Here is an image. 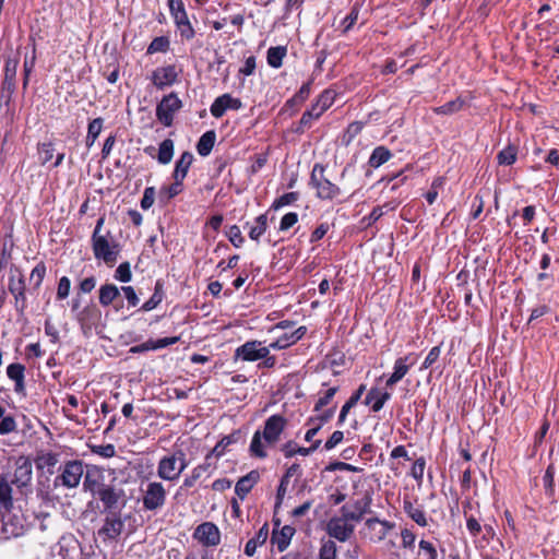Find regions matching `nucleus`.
<instances>
[{
	"label": "nucleus",
	"mask_w": 559,
	"mask_h": 559,
	"mask_svg": "<svg viewBox=\"0 0 559 559\" xmlns=\"http://www.w3.org/2000/svg\"><path fill=\"white\" fill-rule=\"evenodd\" d=\"M242 106L240 99L234 98L229 94H223L211 105L210 111L213 117L221 118L228 109L238 110Z\"/></svg>",
	"instance_id": "nucleus-20"
},
{
	"label": "nucleus",
	"mask_w": 559,
	"mask_h": 559,
	"mask_svg": "<svg viewBox=\"0 0 559 559\" xmlns=\"http://www.w3.org/2000/svg\"><path fill=\"white\" fill-rule=\"evenodd\" d=\"M464 105H465V99L462 98L461 96H459L455 99L443 104L442 106L433 108L432 110L437 115L448 116V115H453L455 112H459L460 110L463 109Z\"/></svg>",
	"instance_id": "nucleus-38"
},
{
	"label": "nucleus",
	"mask_w": 559,
	"mask_h": 559,
	"mask_svg": "<svg viewBox=\"0 0 559 559\" xmlns=\"http://www.w3.org/2000/svg\"><path fill=\"white\" fill-rule=\"evenodd\" d=\"M416 362V356L414 353H408L403 357H399L394 361L393 372L388 378L385 385L388 388H392L397 382H400L409 371L411 367Z\"/></svg>",
	"instance_id": "nucleus-13"
},
{
	"label": "nucleus",
	"mask_w": 559,
	"mask_h": 559,
	"mask_svg": "<svg viewBox=\"0 0 559 559\" xmlns=\"http://www.w3.org/2000/svg\"><path fill=\"white\" fill-rule=\"evenodd\" d=\"M440 354H441V345H437V346H433L428 355L426 356L421 367H420V370H426L428 368H430L440 357Z\"/></svg>",
	"instance_id": "nucleus-62"
},
{
	"label": "nucleus",
	"mask_w": 559,
	"mask_h": 559,
	"mask_svg": "<svg viewBox=\"0 0 559 559\" xmlns=\"http://www.w3.org/2000/svg\"><path fill=\"white\" fill-rule=\"evenodd\" d=\"M168 5L180 36L186 40L192 39L195 32L188 19L182 0H168Z\"/></svg>",
	"instance_id": "nucleus-8"
},
{
	"label": "nucleus",
	"mask_w": 559,
	"mask_h": 559,
	"mask_svg": "<svg viewBox=\"0 0 559 559\" xmlns=\"http://www.w3.org/2000/svg\"><path fill=\"white\" fill-rule=\"evenodd\" d=\"M182 107V102L179 99L177 94L170 93L164 96L160 103L156 107V117L165 126L170 127L174 120V116Z\"/></svg>",
	"instance_id": "nucleus-9"
},
{
	"label": "nucleus",
	"mask_w": 559,
	"mask_h": 559,
	"mask_svg": "<svg viewBox=\"0 0 559 559\" xmlns=\"http://www.w3.org/2000/svg\"><path fill=\"white\" fill-rule=\"evenodd\" d=\"M39 159L41 164L50 162L53 157L55 148L52 143H41L38 146Z\"/></svg>",
	"instance_id": "nucleus-59"
},
{
	"label": "nucleus",
	"mask_w": 559,
	"mask_h": 559,
	"mask_svg": "<svg viewBox=\"0 0 559 559\" xmlns=\"http://www.w3.org/2000/svg\"><path fill=\"white\" fill-rule=\"evenodd\" d=\"M168 47L169 40L166 37H156L151 41L147 48V53L165 52Z\"/></svg>",
	"instance_id": "nucleus-56"
},
{
	"label": "nucleus",
	"mask_w": 559,
	"mask_h": 559,
	"mask_svg": "<svg viewBox=\"0 0 559 559\" xmlns=\"http://www.w3.org/2000/svg\"><path fill=\"white\" fill-rule=\"evenodd\" d=\"M13 509V486L3 475L0 476V514L4 516Z\"/></svg>",
	"instance_id": "nucleus-22"
},
{
	"label": "nucleus",
	"mask_w": 559,
	"mask_h": 559,
	"mask_svg": "<svg viewBox=\"0 0 559 559\" xmlns=\"http://www.w3.org/2000/svg\"><path fill=\"white\" fill-rule=\"evenodd\" d=\"M61 473L55 478V486H63L67 488H76L83 476V463L78 460L68 461L60 468Z\"/></svg>",
	"instance_id": "nucleus-7"
},
{
	"label": "nucleus",
	"mask_w": 559,
	"mask_h": 559,
	"mask_svg": "<svg viewBox=\"0 0 559 559\" xmlns=\"http://www.w3.org/2000/svg\"><path fill=\"white\" fill-rule=\"evenodd\" d=\"M365 391H366V385L360 384L358 386V389L355 392H353L350 397L345 402V404L342 406L340 415H338V419H337L338 426L344 425L348 413L358 403V401L361 399Z\"/></svg>",
	"instance_id": "nucleus-31"
},
{
	"label": "nucleus",
	"mask_w": 559,
	"mask_h": 559,
	"mask_svg": "<svg viewBox=\"0 0 559 559\" xmlns=\"http://www.w3.org/2000/svg\"><path fill=\"white\" fill-rule=\"evenodd\" d=\"M300 476H301V468H300L299 464L294 463L289 467H287L286 473L284 474V476H282V498L285 495L284 485L287 484L292 477H295L296 479H298Z\"/></svg>",
	"instance_id": "nucleus-55"
},
{
	"label": "nucleus",
	"mask_w": 559,
	"mask_h": 559,
	"mask_svg": "<svg viewBox=\"0 0 559 559\" xmlns=\"http://www.w3.org/2000/svg\"><path fill=\"white\" fill-rule=\"evenodd\" d=\"M338 390L340 388L336 385L331 386L325 391H320L319 397L313 406V412H321L325 406L330 405Z\"/></svg>",
	"instance_id": "nucleus-40"
},
{
	"label": "nucleus",
	"mask_w": 559,
	"mask_h": 559,
	"mask_svg": "<svg viewBox=\"0 0 559 559\" xmlns=\"http://www.w3.org/2000/svg\"><path fill=\"white\" fill-rule=\"evenodd\" d=\"M336 558V544L329 539L322 543L319 559H335Z\"/></svg>",
	"instance_id": "nucleus-53"
},
{
	"label": "nucleus",
	"mask_w": 559,
	"mask_h": 559,
	"mask_svg": "<svg viewBox=\"0 0 559 559\" xmlns=\"http://www.w3.org/2000/svg\"><path fill=\"white\" fill-rule=\"evenodd\" d=\"M391 157V151L388 147L380 145L373 148L369 157L368 164L372 168H378L381 165L385 164L388 160H390Z\"/></svg>",
	"instance_id": "nucleus-35"
},
{
	"label": "nucleus",
	"mask_w": 559,
	"mask_h": 559,
	"mask_svg": "<svg viewBox=\"0 0 559 559\" xmlns=\"http://www.w3.org/2000/svg\"><path fill=\"white\" fill-rule=\"evenodd\" d=\"M269 348L262 346L260 342H247L236 350V357L247 361H254L266 357Z\"/></svg>",
	"instance_id": "nucleus-17"
},
{
	"label": "nucleus",
	"mask_w": 559,
	"mask_h": 559,
	"mask_svg": "<svg viewBox=\"0 0 559 559\" xmlns=\"http://www.w3.org/2000/svg\"><path fill=\"white\" fill-rule=\"evenodd\" d=\"M259 479V473L255 471L250 472L246 476L241 477L236 486H235V492L236 495L242 500L250 492L254 484Z\"/></svg>",
	"instance_id": "nucleus-29"
},
{
	"label": "nucleus",
	"mask_w": 559,
	"mask_h": 559,
	"mask_svg": "<svg viewBox=\"0 0 559 559\" xmlns=\"http://www.w3.org/2000/svg\"><path fill=\"white\" fill-rule=\"evenodd\" d=\"M360 12V5L355 3L350 12L341 21L340 27L343 35L347 34L356 24Z\"/></svg>",
	"instance_id": "nucleus-46"
},
{
	"label": "nucleus",
	"mask_w": 559,
	"mask_h": 559,
	"mask_svg": "<svg viewBox=\"0 0 559 559\" xmlns=\"http://www.w3.org/2000/svg\"><path fill=\"white\" fill-rule=\"evenodd\" d=\"M280 509V485L275 489L274 496V518H273V531L271 536V543L280 549V519L276 518L277 510Z\"/></svg>",
	"instance_id": "nucleus-43"
},
{
	"label": "nucleus",
	"mask_w": 559,
	"mask_h": 559,
	"mask_svg": "<svg viewBox=\"0 0 559 559\" xmlns=\"http://www.w3.org/2000/svg\"><path fill=\"white\" fill-rule=\"evenodd\" d=\"M324 171L325 167L323 165L314 164L310 174L309 186L314 189L318 199L333 201L341 197L342 190L324 175Z\"/></svg>",
	"instance_id": "nucleus-4"
},
{
	"label": "nucleus",
	"mask_w": 559,
	"mask_h": 559,
	"mask_svg": "<svg viewBox=\"0 0 559 559\" xmlns=\"http://www.w3.org/2000/svg\"><path fill=\"white\" fill-rule=\"evenodd\" d=\"M280 439V415H272L266 421L263 431H255L251 443L250 453L255 457H265L267 450L275 447Z\"/></svg>",
	"instance_id": "nucleus-1"
},
{
	"label": "nucleus",
	"mask_w": 559,
	"mask_h": 559,
	"mask_svg": "<svg viewBox=\"0 0 559 559\" xmlns=\"http://www.w3.org/2000/svg\"><path fill=\"white\" fill-rule=\"evenodd\" d=\"M272 228L274 230L277 229L275 217L273 216L271 219H269L266 214H262L255 218L253 225L250 227L249 237L252 240H258L263 234L266 233L269 241H271Z\"/></svg>",
	"instance_id": "nucleus-19"
},
{
	"label": "nucleus",
	"mask_w": 559,
	"mask_h": 559,
	"mask_svg": "<svg viewBox=\"0 0 559 559\" xmlns=\"http://www.w3.org/2000/svg\"><path fill=\"white\" fill-rule=\"evenodd\" d=\"M371 497L366 495L364 498L355 501L353 504H344L340 512L349 521L359 522L366 513L370 512Z\"/></svg>",
	"instance_id": "nucleus-15"
},
{
	"label": "nucleus",
	"mask_w": 559,
	"mask_h": 559,
	"mask_svg": "<svg viewBox=\"0 0 559 559\" xmlns=\"http://www.w3.org/2000/svg\"><path fill=\"white\" fill-rule=\"evenodd\" d=\"M403 511L417 525L421 527H426L428 525V519L424 508L421 506H416L409 497H404L403 499Z\"/></svg>",
	"instance_id": "nucleus-24"
},
{
	"label": "nucleus",
	"mask_w": 559,
	"mask_h": 559,
	"mask_svg": "<svg viewBox=\"0 0 559 559\" xmlns=\"http://www.w3.org/2000/svg\"><path fill=\"white\" fill-rule=\"evenodd\" d=\"M91 451L105 459H109L116 455V448L111 443L91 445Z\"/></svg>",
	"instance_id": "nucleus-57"
},
{
	"label": "nucleus",
	"mask_w": 559,
	"mask_h": 559,
	"mask_svg": "<svg viewBox=\"0 0 559 559\" xmlns=\"http://www.w3.org/2000/svg\"><path fill=\"white\" fill-rule=\"evenodd\" d=\"M193 162V155L190 152H183L179 159L176 162L174 170V179H185L188 170Z\"/></svg>",
	"instance_id": "nucleus-34"
},
{
	"label": "nucleus",
	"mask_w": 559,
	"mask_h": 559,
	"mask_svg": "<svg viewBox=\"0 0 559 559\" xmlns=\"http://www.w3.org/2000/svg\"><path fill=\"white\" fill-rule=\"evenodd\" d=\"M519 148L514 144H509L497 154L499 165L511 166L518 159Z\"/></svg>",
	"instance_id": "nucleus-37"
},
{
	"label": "nucleus",
	"mask_w": 559,
	"mask_h": 559,
	"mask_svg": "<svg viewBox=\"0 0 559 559\" xmlns=\"http://www.w3.org/2000/svg\"><path fill=\"white\" fill-rule=\"evenodd\" d=\"M212 459V454H207L204 462L195 466L191 474L185 478L183 486L190 488L204 475L210 476L215 468Z\"/></svg>",
	"instance_id": "nucleus-23"
},
{
	"label": "nucleus",
	"mask_w": 559,
	"mask_h": 559,
	"mask_svg": "<svg viewBox=\"0 0 559 559\" xmlns=\"http://www.w3.org/2000/svg\"><path fill=\"white\" fill-rule=\"evenodd\" d=\"M9 292L14 296V306L19 313H23L26 308L25 282L24 276L20 274L17 277L10 276Z\"/></svg>",
	"instance_id": "nucleus-16"
},
{
	"label": "nucleus",
	"mask_w": 559,
	"mask_h": 559,
	"mask_svg": "<svg viewBox=\"0 0 559 559\" xmlns=\"http://www.w3.org/2000/svg\"><path fill=\"white\" fill-rule=\"evenodd\" d=\"M15 487L16 492L23 497L32 493L33 464L28 456L19 455L13 461V468L3 475Z\"/></svg>",
	"instance_id": "nucleus-3"
},
{
	"label": "nucleus",
	"mask_w": 559,
	"mask_h": 559,
	"mask_svg": "<svg viewBox=\"0 0 559 559\" xmlns=\"http://www.w3.org/2000/svg\"><path fill=\"white\" fill-rule=\"evenodd\" d=\"M188 464L186 453L181 449H178L159 460L157 465V475L164 480L175 481L188 467Z\"/></svg>",
	"instance_id": "nucleus-5"
},
{
	"label": "nucleus",
	"mask_w": 559,
	"mask_h": 559,
	"mask_svg": "<svg viewBox=\"0 0 559 559\" xmlns=\"http://www.w3.org/2000/svg\"><path fill=\"white\" fill-rule=\"evenodd\" d=\"M45 275H46V265L43 262H40L32 270V273L29 276V281H31V283H33L34 288H36V289L39 288V286L41 285V283L44 281Z\"/></svg>",
	"instance_id": "nucleus-52"
},
{
	"label": "nucleus",
	"mask_w": 559,
	"mask_h": 559,
	"mask_svg": "<svg viewBox=\"0 0 559 559\" xmlns=\"http://www.w3.org/2000/svg\"><path fill=\"white\" fill-rule=\"evenodd\" d=\"M466 528L472 537H478L483 532V525L474 515H466Z\"/></svg>",
	"instance_id": "nucleus-58"
},
{
	"label": "nucleus",
	"mask_w": 559,
	"mask_h": 559,
	"mask_svg": "<svg viewBox=\"0 0 559 559\" xmlns=\"http://www.w3.org/2000/svg\"><path fill=\"white\" fill-rule=\"evenodd\" d=\"M234 442H236L235 435L226 436L219 442H217L210 454H212V457H221L225 453L226 449Z\"/></svg>",
	"instance_id": "nucleus-51"
},
{
	"label": "nucleus",
	"mask_w": 559,
	"mask_h": 559,
	"mask_svg": "<svg viewBox=\"0 0 559 559\" xmlns=\"http://www.w3.org/2000/svg\"><path fill=\"white\" fill-rule=\"evenodd\" d=\"M307 332L305 325L295 328V323L288 320H282V349L289 347L304 337Z\"/></svg>",
	"instance_id": "nucleus-18"
},
{
	"label": "nucleus",
	"mask_w": 559,
	"mask_h": 559,
	"mask_svg": "<svg viewBox=\"0 0 559 559\" xmlns=\"http://www.w3.org/2000/svg\"><path fill=\"white\" fill-rule=\"evenodd\" d=\"M178 73L175 66H166L162 68H157L153 72L152 81L153 84L163 90L166 86L174 84L177 80Z\"/></svg>",
	"instance_id": "nucleus-21"
},
{
	"label": "nucleus",
	"mask_w": 559,
	"mask_h": 559,
	"mask_svg": "<svg viewBox=\"0 0 559 559\" xmlns=\"http://www.w3.org/2000/svg\"><path fill=\"white\" fill-rule=\"evenodd\" d=\"M312 119H311V114L309 112H304L301 118L299 119V121L297 122H294L292 124V127L289 128V131L293 132V133H298V134H301L304 133L307 129H309L312 124Z\"/></svg>",
	"instance_id": "nucleus-50"
},
{
	"label": "nucleus",
	"mask_w": 559,
	"mask_h": 559,
	"mask_svg": "<svg viewBox=\"0 0 559 559\" xmlns=\"http://www.w3.org/2000/svg\"><path fill=\"white\" fill-rule=\"evenodd\" d=\"M124 523L120 516L111 514L105 519L104 525L99 530L98 534L105 536L108 539H116L123 530Z\"/></svg>",
	"instance_id": "nucleus-25"
},
{
	"label": "nucleus",
	"mask_w": 559,
	"mask_h": 559,
	"mask_svg": "<svg viewBox=\"0 0 559 559\" xmlns=\"http://www.w3.org/2000/svg\"><path fill=\"white\" fill-rule=\"evenodd\" d=\"M119 296L120 290L114 284H105L99 288V304L103 307L111 305Z\"/></svg>",
	"instance_id": "nucleus-36"
},
{
	"label": "nucleus",
	"mask_w": 559,
	"mask_h": 559,
	"mask_svg": "<svg viewBox=\"0 0 559 559\" xmlns=\"http://www.w3.org/2000/svg\"><path fill=\"white\" fill-rule=\"evenodd\" d=\"M24 371L25 367L22 364L15 362L11 364L7 368V374L8 377L14 381V391L17 394H24L25 393V383H24Z\"/></svg>",
	"instance_id": "nucleus-27"
},
{
	"label": "nucleus",
	"mask_w": 559,
	"mask_h": 559,
	"mask_svg": "<svg viewBox=\"0 0 559 559\" xmlns=\"http://www.w3.org/2000/svg\"><path fill=\"white\" fill-rule=\"evenodd\" d=\"M3 519V530L11 536H21L25 532V524L21 516L15 514H5Z\"/></svg>",
	"instance_id": "nucleus-26"
},
{
	"label": "nucleus",
	"mask_w": 559,
	"mask_h": 559,
	"mask_svg": "<svg viewBox=\"0 0 559 559\" xmlns=\"http://www.w3.org/2000/svg\"><path fill=\"white\" fill-rule=\"evenodd\" d=\"M355 526L349 523L348 519L344 515L333 516L326 523V533L330 537L337 539L338 542L348 540L354 534Z\"/></svg>",
	"instance_id": "nucleus-11"
},
{
	"label": "nucleus",
	"mask_w": 559,
	"mask_h": 559,
	"mask_svg": "<svg viewBox=\"0 0 559 559\" xmlns=\"http://www.w3.org/2000/svg\"><path fill=\"white\" fill-rule=\"evenodd\" d=\"M104 218H99L96 223L92 235V248L97 260H103L107 265H114L118 260L119 243L116 242L110 231L102 234Z\"/></svg>",
	"instance_id": "nucleus-2"
},
{
	"label": "nucleus",
	"mask_w": 559,
	"mask_h": 559,
	"mask_svg": "<svg viewBox=\"0 0 559 559\" xmlns=\"http://www.w3.org/2000/svg\"><path fill=\"white\" fill-rule=\"evenodd\" d=\"M425 467H426V460L424 456H420L415 460V462L411 468V475L416 481H418V483L423 481Z\"/></svg>",
	"instance_id": "nucleus-54"
},
{
	"label": "nucleus",
	"mask_w": 559,
	"mask_h": 559,
	"mask_svg": "<svg viewBox=\"0 0 559 559\" xmlns=\"http://www.w3.org/2000/svg\"><path fill=\"white\" fill-rule=\"evenodd\" d=\"M344 440V432L341 430H335L332 432L330 438L323 444L324 451H331L336 448Z\"/></svg>",
	"instance_id": "nucleus-63"
},
{
	"label": "nucleus",
	"mask_w": 559,
	"mask_h": 559,
	"mask_svg": "<svg viewBox=\"0 0 559 559\" xmlns=\"http://www.w3.org/2000/svg\"><path fill=\"white\" fill-rule=\"evenodd\" d=\"M142 492V503L146 511H156L165 506L167 492L162 483L150 481Z\"/></svg>",
	"instance_id": "nucleus-6"
},
{
	"label": "nucleus",
	"mask_w": 559,
	"mask_h": 559,
	"mask_svg": "<svg viewBox=\"0 0 559 559\" xmlns=\"http://www.w3.org/2000/svg\"><path fill=\"white\" fill-rule=\"evenodd\" d=\"M132 273L130 270V264L128 262L121 263L115 271V278L122 283H128L131 281Z\"/></svg>",
	"instance_id": "nucleus-61"
},
{
	"label": "nucleus",
	"mask_w": 559,
	"mask_h": 559,
	"mask_svg": "<svg viewBox=\"0 0 559 559\" xmlns=\"http://www.w3.org/2000/svg\"><path fill=\"white\" fill-rule=\"evenodd\" d=\"M163 298H164L163 284L159 281H157L155 284L153 295L151 296V298L147 301H145L142 305L140 310L147 312V311L155 309L163 301Z\"/></svg>",
	"instance_id": "nucleus-42"
},
{
	"label": "nucleus",
	"mask_w": 559,
	"mask_h": 559,
	"mask_svg": "<svg viewBox=\"0 0 559 559\" xmlns=\"http://www.w3.org/2000/svg\"><path fill=\"white\" fill-rule=\"evenodd\" d=\"M418 546L419 550L427 556V559H438V551L432 543L421 539Z\"/></svg>",
	"instance_id": "nucleus-64"
},
{
	"label": "nucleus",
	"mask_w": 559,
	"mask_h": 559,
	"mask_svg": "<svg viewBox=\"0 0 559 559\" xmlns=\"http://www.w3.org/2000/svg\"><path fill=\"white\" fill-rule=\"evenodd\" d=\"M36 519L38 521V527H39L40 532L46 533V536L43 537V540H41L43 544H46L55 537L52 522L50 520L49 514H47V513L39 514V515H37Z\"/></svg>",
	"instance_id": "nucleus-45"
},
{
	"label": "nucleus",
	"mask_w": 559,
	"mask_h": 559,
	"mask_svg": "<svg viewBox=\"0 0 559 559\" xmlns=\"http://www.w3.org/2000/svg\"><path fill=\"white\" fill-rule=\"evenodd\" d=\"M173 156H174V142L170 139H166L159 144L157 160L160 164L166 165V164L170 163Z\"/></svg>",
	"instance_id": "nucleus-48"
},
{
	"label": "nucleus",
	"mask_w": 559,
	"mask_h": 559,
	"mask_svg": "<svg viewBox=\"0 0 559 559\" xmlns=\"http://www.w3.org/2000/svg\"><path fill=\"white\" fill-rule=\"evenodd\" d=\"M364 129V122L354 121L349 123L342 135V143L348 146Z\"/></svg>",
	"instance_id": "nucleus-49"
},
{
	"label": "nucleus",
	"mask_w": 559,
	"mask_h": 559,
	"mask_svg": "<svg viewBox=\"0 0 559 559\" xmlns=\"http://www.w3.org/2000/svg\"><path fill=\"white\" fill-rule=\"evenodd\" d=\"M97 496L106 509H114L117 507L121 495L114 487L104 485L98 489Z\"/></svg>",
	"instance_id": "nucleus-30"
},
{
	"label": "nucleus",
	"mask_w": 559,
	"mask_h": 559,
	"mask_svg": "<svg viewBox=\"0 0 559 559\" xmlns=\"http://www.w3.org/2000/svg\"><path fill=\"white\" fill-rule=\"evenodd\" d=\"M193 537L206 547H214L221 543V532L212 522H204L200 524L195 528Z\"/></svg>",
	"instance_id": "nucleus-12"
},
{
	"label": "nucleus",
	"mask_w": 559,
	"mask_h": 559,
	"mask_svg": "<svg viewBox=\"0 0 559 559\" xmlns=\"http://www.w3.org/2000/svg\"><path fill=\"white\" fill-rule=\"evenodd\" d=\"M226 235L229 241L237 248H239L245 241L241 230L237 225L230 226L227 229Z\"/></svg>",
	"instance_id": "nucleus-60"
},
{
	"label": "nucleus",
	"mask_w": 559,
	"mask_h": 559,
	"mask_svg": "<svg viewBox=\"0 0 559 559\" xmlns=\"http://www.w3.org/2000/svg\"><path fill=\"white\" fill-rule=\"evenodd\" d=\"M17 424L12 415H5V408L0 405V436L16 431Z\"/></svg>",
	"instance_id": "nucleus-41"
},
{
	"label": "nucleus",
	"mask_w": 559,
	"mask_h": 559,
	"mask_svg": "<svg viewBox=\"0 0 559 559\" xmlns=\"http://www.w3.org/2000/svg\"><path fill=\"white\" fill-rule=\"evenodd\" d=\"M36 466L38 469H47L49 474H53V468L59 462V454L53 452H43L36 457Z\"/></svg>",
	"instance_id": "nucleus-33"
},
{
	"label": "nucleus",
	"mask_w": 559,
	"mask_h": 559,
	"mask_svg": "<svg viewBox=\"0 0 559 559\" xmlns=\"http://www.w3.org/2000/svg\"><path fill=\"white\" fill-rule=\"evenodd\" d=\"M311 81H308L304 83L299 91L285 103V108L287 110L296 111L298 110L301 105L308 99L310 93H311Z\"/></svg>",
	"instance_id": "nucleus-28"
},
{
	"label": "nucleus",
	"mask_w": 559,
	"mask_h": 559,
	"mask_svg": "<svg viewBox=\"0 0 559 559\" xmlns=\"http://www.w3.org/2000/svg\"><path fill=\"white\" fill-rule=\"evenodd\" d=\"M395 528V523L379 518H369L365 522V536L372 543H380Z\"/></svg>",
	"instance_id": "nucleus-10"
},
{
	"label": "nucleus",
	"mask_w": 559,
	"mask_h": 559,
	"mask_svg": "<svg viewBox=\"0 0 559 559\" xmlns=\"http://www.w3.org/2000/svg\"><path fill=\"white\" fill-rule=\"evenodd\" d=\"M216 135L214 131H207L199 139L197 151L201 156H207L215 143Z\"/></svg>",
	"instance_id": "nucleus-39"
},
{
	"label": "nucleus",
	"mask_w": 559,
	"mask_h": 559,
	"mask_svg": "<svg viewBox=\"0 0 559 559\" xmlns=\"http://www.w3.org/2000/svg\"><path fill=\"white\" fill-rule=\"evenodd\" d=\"M337 93L329 87L320 93L316 102L305 112L311 114L312 120H318L335 102Z\"/></svg>",
	"instance_id": "nucleus-14"
},
{
	"label": "nucleus",
	"mask_w": 559,
	"mask_h": 559,
	"mask_svg": "<svg viewBox=\"0 0 559 559\" xmlns=\"http://www.w3.org/2000/svg\"><path fill=\"white\" fill-rule=\"evenodd\" d=\"M336 404L332 405L329 408H323L317 416H311L307 420V425H312L316 421H319V427L322 428L325 424L330 423L335 415Z\"/></svg>",
	"instance_id": "nucleus-47"
},
{
	"label": "nucleus",
	"mask_w": 559,
	"mask_h": 559,
	"mask_svg": "<svg viewBox=\"0 0 559 559\" xmlns=\"http://www.w3.org/2000/svg\"><path fill=\"white\" fill-rule=\"evenodd\" d=\"M269 537V525L264 524L255 536L249 539L245 546V554L248 557H252L255 554L258 546L263 545Z\"/></svg>",
	"instance_id": "nucleus-32"
},
{
	"label": "nucleus",
	"mask_w": 559,
	"mask_h": 559,
	"mask_svg": "<svg viewBox=\"0 0 559 559\" xmlns=\"http://www.w3.org/2000/svg\"><path fill=\"white\" fill-rule=\"evenodd\" d=\"M103 123H104L103 118H95L88 123L87 135L85 139L87 148H91L94 145L96 139L98 138V135L102 132Z\"/></svg>",
	"instance_id": "nucleus-44"
}]
</instances>
